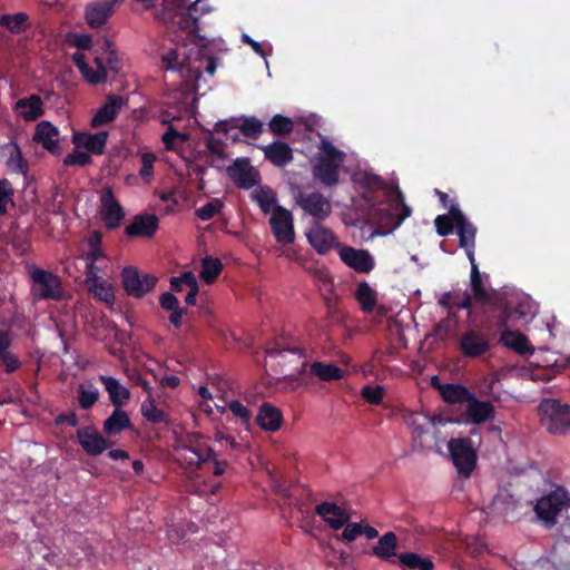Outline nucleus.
<instances>
[{"mask_svg":"<svg viewBox=\"0 0 570 570\" xmlns=\"http://www.w3.org/2000/svg\"><path fill=\"white\" fill-rule=\"evenodd\" d=\"M494 306L487 309V323L489 328H505L515 325L518 322H528L532 315V305L525 301L513 304L511 301L500 296L495 299Z\"/></svg>","mask_w":570,"mask_h":570,"instance_id":"obj_1","label":"nucleus"},{"mask_svg":"<svg viewBox=\"0 0 570 570\" xmlns=\"http://www.w3.org/2000/svg\"><path fill=\"white\" fill-rule=\"evenodd\" d=\"M321 150L322 155L314 166V177L328 187L335 186L338 183V171L345 154L330 141H323Z\"/></svg>","mask_w":570,"mask_h":570,"instance_id":"obj_2","label":"nucleus"},{"mask_svg":"<svg viewBox=\"0 0 570 570\" xmlns=\"http://www.w3.org/2000/svg\"><path fill=\"white\" fill-rule=\"evenodd\" d=\"M542 425L554 435L570 431V406L557 400H543L539 405Z\"/></svg>","mask_w":570,"mask_h":570,"instance_id":"obj_3","label":"nucleus"},{"mask_svg":"<svg viewBox=\"0 0 570 570\" xmlns=\"http://www.w3.org/2000/svg\"><path fill=\"white\" fill-rule=\"evenodd\" d=\"M568 505H570L568 491L562 487H558L538 499L534 505V512L543 522L544 527L551 529L556 525L559 513Z\"/></svg>","mask_w":570,"mask_h":570,"instance_id":"obj_4","label":"nucleus"},{"mask_svg":"<svg viewBox=\"0 0 570 570\" xmlns=\"http://www.w3.org/2000/svg\"><path fill=\"white\" fill-rule=\"evenodd\" d=\"M411 213V208L404 203L401 190L397 189L395 198L385 207L376 210V223L382 229L380 234L385 235L399 228Z\"/></svg>","mask_w":570,"mask_h":570,"instance_id":"obj_5","label":"nucleus"},{"mask_svg":"<svg viewBox=\"0 0 570 570\" xmlns=\"http://www.w3.org/2000/svg\"><path fill=\"white\" fill-rule=\"evenodd\" d=\"M448 449L460 475L469 478L476 465V452L470 438L451 439Z\"/></svg>","mask_w":570,"mask_h":570,"instance_id":"obj_6","label":"nucleus"},{"mask_svg":"<svg viewBox=\"0 0 570 570\" xmlns=\"http://www.w3.org/2000/svg\"><path fill=\"white\" fill-rule=\"evenodd\" d=\"M33 282L32 293L38 299L60 301L63 297L61 279L52 272L41 268H33L30 272Z\"/></svg>","mask_w":570,"mask_h":570,"instance_id":"obj_7","label":"nucleus"},{"mask_svg":"<svg viewBox=\"0 0 570 570\" xmlns=\"http://www.w3.org/2000/svg\"><path fill=\"white\" fill-rule=\"evenodd\" d=\"M157 277L150 274H141L134 266H126L121 272V282L125 292L135 298H141L149 293L157 283Z\"/></svg>","mask_w":570,"mask_h":570,"instance_id":"obj_8","label":"nucleus"},{"mask_svg":"<svg viewBox=\"0 0 570 570\" xmlns=\"http://www.w3.org/2000/svg\"><path fill=\"white\" fill-rule=\"evenodd\" d=\"M215 129L216 131L224 132L228 138H232L233 140H237V134H230L233 129H238L247 138L258 139L264 131V124L256 117L243 116L237 119L233 118L229 121H218Z\"/></svg>","mask_w":570,"mask_h":570,"instance_id":"obj_9","label":"nucleus"},{"mask_svg":"<svg viewBox=\"0 0 570 570\" xmlns=\"http://www.w3.org/2000/svg\"><path fill=\"white\" fill-rule=\"evenodd\" d=\"M459 350L468 358H482L491 350L488 334L478 330H468L459 338Z\"/></svg>","mask_w":570,"mask_h":570,"instance_id":"obj_10","label":"nucleus"},{"mask_svg":"<svg viewBox=\"0 0 570 570\" xmlns=\"http://www.w3.org/2000/svg\"><path fill=\"white\" fill-rule=\"evenodd\" d=\"M193 456L190 463L197 464L213 463V474L215 476L228 475L233 473V468L227 460H219L217 453L205 442H197L195 445L186 448Z\"/></svg>","mask_w":570,"mask_h":570,"instance_id":"obj_11","label":"nucleus"},{"mask_svg":"<svg viewBox=\"0 0 570 570\" xmlns=\"http://www.w3.org/2000/svg\"><path fill=\"white\" fill-rule=\"evenodd\" d=\"M272 233L277 243L288 245L295 240V230L292 213L282 207L275 206L269 218Z\"/></svg>","mask_w":570,"mask_h":570,"instance_id":"obj_12","label":"nucleus"},{"mask_svg":"<svg viewBox=\"0 0 570 570\" xmlns=\"http://www.w3.org/2000/svg\"><path fill=\"white\" fill-rule=\"evenodd\" d=\"M450 215L454 218L460 246L465 249L470 262H473L476 227L466 219L458 205L450 206Z\"/></svg>","mask_w":570,"mask_h":570,"instance_id":"obj_13","label":"nucleus"},{"mask_svg":"<svg viewBox=\"0 0 570 570\" xmlns=\"http://www.w3.org/2000/svg\"><path fill=\"white\" fill-rule=\"evenodd\" d=\"M296 203L306 214L316 220H324L332 213L330 200L320 191H301L296 197Z\"/></svg>","mask_w":570,"mask_h":570,"instance_id":"obj_14","label":"nucleus"},{"mask_svg":"<svg viewBox=\"0 0 570 570\" xmlns=\"http://www.w3.org/2000/svg\"><path fill=\"white\" fill-rule=\"evenodd\" d=\"M101 215L107 229H116L125 217V212L116 199L110 186L102 188L100 193Z\"/></svg>","mask_w":570,"mask_h":570,"instance_id":"obj_15","label":"nucleus"},{"mask_svg":"<svg viewBox=\"0 0 570 570\" xmlns=\"http://www.w3.org/2000/svg\"><path fill=\"white\" fill-rule=\"evenodd\" d=\"M77 440L86 454L90 456L100 455L112 445L108 439L101 435L91 425L78 429Z\"/></svg>","mask_w":570,"mask_h":570,"instance_id":"obj_16","label":"nucleus"},{"mask_svg":"<svg viewBox=\"0 0 570 570\" xmlns=\"http://www.w3.org/2000/svg\"><path fill=\"white\" fill-rule=\"evenodd\" d=\"M227 174L237 187L249 189L261 180L259 173L249 164L247 158H237L227 168Z\"/></svg>","mask_w":570,"mask_h":570,"instance_id":"obj_17","label":"nucleus"},{"mask_svg":"<svg viewBox=\"0 0 570 570\" xmlns=\"http://www.w3.org/2000/svg\"><path fill=\"white\" fill-rule=\"evenodd\" d=\"M341 261L357 273L367 274L373 271L375 263L368 250L356 249L351 246H341L338 250Z\"/></svg>","mask_w":570,"mask_h":570,"instance_id":"obj_18","label":"nucleus"},{"mask_svg":"<svg viewBox=\"0 0 570 570\" xmlns=\"http://www.w3.org/2000/svg\"><path fill=\"white\" fill-rule=\"evenodd\" d=\"M471 264V274H470V287L473 293V301L481 304V307L484 312V316L487 317V309L494 306V301L499 299L500 296L495 294H490L483 283L482 275L479 271V266L473 258Z\"/></svg>","mask_w":570,"mask_h":570,"instance_id":"obj_19","label":"nucleus"},{"mask_svg":"<svg viewBox=\"0 0 570 570\" xmlns=\"http://www.w3.org/2000/svg\"><path fill=\"white\" fill-rule=\"evenodd\" d=\"M159 225V219L156 215L138 214L134 217L132 222L126 226L125 233L129 237H153Z\"/></svg>","mask_w":570,"mask_h":570,"instance_id":"obj_20","label":"nucleus"},{"mask_svg":"<svg viewBox=\"0 0 570 570\" xmlns=\"http://www.w3.org/2000/svg\"><path fill=\"white\" fill-rule=\"evenodd\" d=\"M108 131L81 132L77 131L72 136V142L78 148H83L94 155H102L107 145Z\"/></svg>","mask_w":570,"mask_h":570,"instance_id":"obj_21","label":"nucleus"},{"mask_svg":"<svg viewBox=\"0 0 570 570\" xmlns=\"http://www.w3.org/2000/svg\"><path fill=\"white\" fill-rule=\"evenodd\" d=\"M124 104V98L119 95L107 96L105 104L94 115L91 127L97 128L114 121Z\"/></svg>","mask_w":570,"mask_h":570,"instance_id":"obj_22","label":"nucleus"},{"mask_svg":"<svg viewBox=\"0 0 570 570\" xmlns=\"http://www.w3.org/2000/svg\"><path fill=\"white\" fill-rule=\"evenodd\" d=\"M59 130L56 126H53L50 121L42 120L40 121L33 134V140L38 144H41L45 149L53 155L60 154L59 146Z\"/></svg>","mask_w":570,"mask_h":570,"instance_id":"obj_23","label":"nucleus"},{"mask_svg":"<svg viewBox=\"0 0 570 570\" xmlns=\"http://www.w3.org/2000/svg\"><path fill=\"white\" fill-rule=\"evenodd\" d=\"M255 421L262 430L277 432L283 424V413L272 403L264 402L258 409Z\"/></svg>","mask_w":570,"mask_h":570,"instance_id":"obj_24","label":"nucleus"},{"mask_svg":"<svg viewBox=\"0 0 570 570\" xmlns=\"http://www.w3.org/2000/svg\"><path fill=\"white\" fill-rule=\"evenodd\" d=\"M315 513L334 530L341 529L350 520V514L334 502H322L317 504Z\"/></svg>","mask_w":570,"mask_h":570,"instance_id":"obj_25","label":"nucleus"},{"mask_svg":"<svg viewBox=\"0 0 570 570\" xmlns=\"http://www.w3.org/2000/svg\"><path fill=\"white\" fill-rule=\"evenodd\" d=\"M306 237L311 246L321 255L326 254L336 245L334 233L318 224L309 229ZM337 246L340 245L337 244Z\"/></svg>","mask_w":570,"mask_h":570,"instance_id":"obj_26","label":"nucleus"},{"mask_svg":"<svg viewBox=\"0 0 570 570\" xmlns=\"http://www.w3.org/2000/svg\"><path fill=\"white\" fill-rule=\"evenodd\" d=\"M466 420L473 424H481L494 416V406L489 401H480L472 393L466 402Z\"/></svg>","mask_w":570,"mask_h":570,"instance_id":"obj_27","label":"nucleus"},{"mask_svg":"<svg viewBox=\"0 0 570 570\" xmlns=\"http://www.w3.org/2000/svg\"><path fill=\"white\" fill-rule=\"evenodd\" d=\"M262 150L264 151L265 159L276 167H285L293 160V150L284 141H273L269 145L263 146Z\"/></svg>","mask_w":570,"mask_h":570,"instance_id":"obj_28","label":"nucleus"},{"mask_svg":"<svg viewBox=\"0 0 570 570\" xmlns=\"http://www.w3.org/2000/svg\"><path fill=\"white\" fill-rule=\"evenodd\" d=\"M436 381L438 377H433V386H435L434 382ZM436 387L440 392L442 400L449 404L466 403L469 399L472 397V393L469 391L466 386L462 384L445 383L438 384Z\"/></svg>","mask_w":570,"mask_h":570,"instance_id":"obj_29","label":"nucleus"},{"mask_svg":"<svg viewBox=\"0 0 570 570\" xmlns=\"http://www.w3.org/2000/svg\"><path fill=\"white\" fill-rule=\"evenodd\" d=\"M125 430H132L130 417L126 411L115 407L111 414L104 421L102 431L110 438L119 435Z\"/></svg>","mask_w":570,"mask_h":570,"instance_id":"obj_30","label":"nucleus"},{"mask_svg":"<svg viewBox=\"0 0 570 570\" xmlns=\"http://www.w3.org/2000/svg\"><path fill=\"white\" fill-rule=\"evenodd\" d=\"M397 537L394 532L389 531L384 533L372 548V553L383 561H392L396 556Z\"/></svg>","mask_w":570,"mask_h":570,"instance_id":"obj_31","label":"nucleus"},{"mask_svg":"<svg viewBox=\"0 0 570 570\" xmlns=\"http://www.w3.org/2000/svg\"><path fill=\"white\" fill-rule=\"evenodd\" d=\"M498 330L501 332L499 341L503 346L511 348L521 355L532 352L528 345L525 336L518 331H511L509 327Z\"/></svg>","mask_w":570,"mask_h":570,"instance_id":"obj_32","label":"nucleus"},{"mask_svg":"<svg viewBox=\"0 0 570 570\" xmlns=\"http://www.w3.org/2000/svg\"><path fill=\"white\" fill-rule=\"evenodd\" d=\"M100 381L104 383L109 394V400L115 407H120L125 401L129 400V390L121 385L117 379L112 376H100Z\"/></svg>","mask_w":570,"mask_h":570,"instance_id":"obj_33","label":"nucleus"},{"mask_svg":"<svg viewBox=\"0 0 570 570\" xmlns=\"http://www.w3.org/2000/svg\"><path fill=\"white\" fill-rule=\"evenodd\" d=\"M308 373L321 381H338L344 376V370L334 363L313 362L309 364Z\"/></svg>","mask_w":570,"mask_h":570,"instance_id":"obj_34","label":"nucleus"},{"mask_svg":"<svg viewBox=\"0 0 570 570\" xmlns=\"http://www.w3.org/2000/svg\"><path fill=\"white\" fill-rule=\"evenodd\" d=\"M266 357L269 360L274 358H284L286 360L288 355L295 356L297 358L304 357L305 352L298 346H289L285 338L277 340L271 343L266 350Z\"/></svg>","mask_w":570,"mask_h":570,"instance_id":"obj_35","label":"nucleus"},{"mask_svg":"<svg viewBox=\"0 0 570 570\" xmlns=\"http://www.w3.org/2000/svg\"><path fill=\"white\" fill-rule=\"evenodd\" d=\"M17 109L27 121H35L43 115L42 99L38 95L22 98L17 101Z\"/></svg>","mask_w":570,"mask_h":570,"instance_id":"obj_36","label":"nucleus"},{"mask_svg":"<svg viewBox=\"0 0 570 570\" xmlns=\"http://www.w3.org/2000/svg\"><path fill=\"white\" fill-rule=\"evenodd\" d=\"M29 16L26 12H17L14 14H2L0 17V27L6 28L13 35H19L27 30Z\"/></svg>","mask_w":570,"mask_h":570,"instance_id":"obj_37","label":"nucleus"},{"mask_svg":"<svg viewBox=\"0 0 570 570\" xmlns=\"http://www.w3.org/2000/svg\"><path fill=\"white\" fill-rule=\"evenodd\" d=\"M399 562L402 567L411 570H433L434 563L430 558H423L415 552H404L399 554Z\"/></svg>","mask_w":570,"mask_h":570,"instance_id":"obj_38","label":"nucleus"},{"mask_svg":"<svg viewBox=\"0 0 570 570\" xmlns=\"http://www.w3.org/2000/svg\"><path fill=\"white\" fill-rule=\"evenodd\" d=\"M253 200H255L261 210L264 214L273 213V209L276 205V194L275 191L269 188L268 186H259L253 194H252Z\"/></svg>","mask_w":570,"mask_h":570,"instance_id":"obj_39","label":"nucleus"},{"mask_svg":"<svg viewBox=\"0 0 570 570\" xmlns=\"http://www.w3.org/2000/svg\"><path fill=\"white\" fill-rule=\"evenodd\" d=\"M355 297L365 313L373 312L376 305L377 295L368 283L362 282L358 284L355 291Z\"/></svg>","mask_w":570,"mask_h":570,"instance_id":"obj_40","label":"nucleus"},{"mask_svg":"<svg viewBox=\"0 0 570 570\" xmlns=\"http://www.w3.org/2000/svg\"><path fill=\"white\" fill-rule=\"evenodd\" d=\"M223 271V263L219 258L206 256L202 261L200 278L206 284H212L216 281Z\"/></svg>","mask_w":570,"mask_h":570,"instance_id":"obj_41","label":"nucleus"},{"mask_svg":"<svg viewBox=\"0 0 570 570\" xmlns=\"http://www.w3.org/2000/svg\"><path fill=\"white\" fill-rule=\"evenodd\" d=\"M271 132L277 137H286L294 130V122L289 117L275 115L268 122Z\"/></svg>","mask_w":570,"mask_h":570,"instance_id":"obj_42","label":"nucleus"},{"mask_svg":"<svg viewBox=\"0 0 570 570\" xmlns=\"http://www.w3.org/2000/svg\"><path fill=\"white\" fill-rule=\"evenodd\" d=\"M141 415L153 424H160L166 422V414L163 410L158 409L155 400L146 399L140 405Z\"/></svg>","mask_w":570,"mask_h":570,"instance_id":"obj_43","label":"nucleus"},{"mask_svg":"<svg viewBox=\"0 0 570 570\" xmlns=\"http://www.w3.org/2000/svg\"><path fill=\"white\" fill-rule=\"evenodd\" d=\"M7 164L12 170L17 173L24 174L27 171V163L22 157L20 147L16 142L11 144L10 146Z\"/></svg>","mask_w":570,"mask_h":570,"instance_id":"obj_44","label":"nucleus"},{"mask_svg":"<svg viewBox=\"0 0 570 570\" xmlns=\"http://www.w3.org/2000/svg\"><path fill=\"white\" fill-rule=\"evenodd\" d=\"M453 296H451V311L453 308L458 309H466L468 314H472V305H473V298L472 295L465 291V292H451Z\"/></svg>","mask_w":570,"mask_h":570,"instance_id":"obj_45","label":"nucleus"},{"mask_svg":"<svg viewBox=\"0 0 570 570\" xmlns=\"http://www.w3.org/2000/svg\"><path fill=\"white\" fill-rule=\"evenodd\" d=\"M224 207V203L220 199H214L212 202L206 203L202 207L196 209V216L203 220L207 222L213 219L219 210Z\"/></svg>","mask_w":570,"mask_h":570,"instance_id":"obj_46","label":"nucleus"},{"mask_svg":"<svg viewBox=\"0 0 570 570\" xmlns=\"http://www.w3.org/2000/svg\"><path fill=\"white\" fill-rule=\"evenodd\" d=\"M163 68L166 70H178L183 71L185 68V59L179 58V51L177 49L168 50L161 58Z\"/></svg>","mask_w":570,"mask_h":570,"instance_id":"obj_47","label":"nucleus"},{"mask_svg":"<svg viewBox=\"0 0 570 570\" xmlns=\"http://www.w3.org/2000/svg\"><path fill=\"white\" fill-rule=\"evenodd\" d=\"M99 392L97 389L87 390L83 385L78 389V404L83 410H89L98 401Z\"/></svg>","mask_w":570,"mask_h":570,"instance_id":"obj_48","label":"nucleus"},{"mask_svg":"<svg viewBox=\"0 0 570 570\" xmlns=\"http://www.w3.org/2000/svg\"><path fill=\"white\" fill-rule=\"evenodd\" d=\"M228 410L237 417L242 424L248 425L252 419L250 411L239 401H230L228 403Z\"/></svg>","mask_w":570,"mask_h":570,"instance_id":"obj_49","label":"nucleus"},{"mask_svg":"<svg viewBox=\"0 0 570 570\" xmlns=\"http://www.w3.org/2000/svg\"><path fill=\"white\" fill-rule=\"evenodd\" d=\"M434 224L436 233L440 236L450 235L453 232V228L455 227L454 218L450 214L436 216Z\"/></svg>","mask_w":570,"mask_h":570,"instance_id":"obj_50","label":"nucleus"},{"mask_svg":"<svg viewBox=\"0 0 570 570\" xmlns=\"http://www.w3.org/2000/svg\"><path fill=\"white\" fill-rule=\"evenodd\" d=\"M12 196L13 188L11 183L6 178L0 179V215L7 213V205L11 202Z\"/></svg>","mask_w":570,"mask_h":570,"instance_id":"obj_51","label":"nucleus"},{"mask_svg":"<svg viewBox=\"0 0 570 570\" xmlns=\"http://www.w3.org/2000/svg\"><path fill=\"white\" fill-rule=\"evenodd\" d=\"M215 441L219 443L222 448H225V451L229 456L233 455V452L240 449V444L235 440L234 436L223 432L216 433Z\"/></svg>","mask_w":570,"mask_h":570,"instance_id":"obj_52","label":"nucleus"},{"mask_svg":"<svg viewBox=\"0 0 570 570\" xmlns=\"http://www.w3.org/2000/svg\"><path fill=\"white\" fill-rule=\"evenodd\" d=\"M384 390L381 385H366L362 389V396L371 404L377 405L383 401Z\"/></svg>","mask_w":570,"mask_h":570,"instance_id":"obj_53","label":"nucleus"},{"mask_svg":"<svg viewBox=\"0 0 570 570\" xmlns=\"http://www.w3.org/2000/svg\"><path fill=\"white\" fill-rule=\"evenodd\" d=\"M205 145L213 156H216L219 159L226 158V153L224 149L225 144L223 140L215 138L213 135H209L205 138Z\"/></svg>","mask_w":570,"mask_h":570,"instance_id":"obj_54","label":"nucleus"},{"mask_svg":"<svg viewBox=\"0 0 570 570\" xmlns=\"http://www.w3.org/2000/svg\"><path fill=\"white\" fill-rule=\"evenodd\" d=\"M91 163V157L89 154L83 151L75 150L71 154H68L63 159V164L66 166H86Z\"/></svg>","mask_w":570,"mask_h":570,"instance_id":"obj_55","label":"nucleus"},{"mask_svg":"<svg viewBox=\"0 0 570 570\" xmlns=\"http://www.w3.org/2000/svg\"><path fill=\"white\" fill-rule=\"evenodd\" d=\"M155 160H156V156L154 154H151V153L142 154L141 167L139 170V175L141 178L146 179L153 175Z\"/></svg>","mask_w":570,"mask_h":570,"instance_id":"obj_56","label":"nucleus"},{"mask_svg":"<svg viewBox=\"0 0 570 570\" xmlns=\"http://www.w3.org/2000/svg\"><path fill=\"white\" fill-rule=\"evenodd\" d=\"M0 362L4 365L7 373H12L21 365L18 356L11 352L0 353Z\"/></svg>","mask_w":570,"mask_h":570,"instance_id":"obj_57","label":"nucleus"},{"mask_svg":"<svg viewBox=\"0 0 570 570\" xmlns=\"http://www.w3.org/2000/svg\"><path fill=\"white\" fill-rule=\"evenodd\" d=\"M363 533V527L361 523H346L345 528L342 532V539L344 541L351 542L354 541L358 535Z\"/></svg>","mask_w":570,"mask_h":570,"instance_id":"obj_58","label":"nucleus"},{"mask_svg":"<svg viewBox=\"0 0 570 570\" xmlns=\"http://www.w3.org/2000/svg\"><path fill=\"white\" fill-rule=\"evenodd\" d=\"M159 304L163 309L170 312L180 307L178 298L170 292H166L160 295Z\"/></svg>","mask_w":570,"mask_h":570,"instance_id":"obj_59","label":"nucleus"},{"mask_svg":"<svg viewBox=\"0 0 570 570\" xmlns=\"http://www.w3.org/2000/svg\"><path fill=\"white\" fill-rule=\"evenodd\" d=\"M63 424H67L70 428H76L79 424L77 414L73 411L58 414L55 417V425L61 426Z\"/></svg>","mask_w":570,"mask_h":570,"instance_id":"obj_60","label":"nucleus"},{"mask_svg":"<svg viewBox=\"0 0 570 570\" xmlns=\"http://www.w3.org/2000/svg\"><path fill=\"white\" fill-rule=\"evenodd\" d=\"M177 138L185 139L186 137L181 132L176 130L173 126H169L167 131L163 135V142L165 144L166 149H175L174 140Z\"/></svg>","mask_w":570,"mask_h":570,"instance_id":"obj_61","label":"nucleus"},{"mask_svg":"<svg viewBox=\"0 0 570 570\" xmlns=\"http://www.w3.org/2000/svg\"><path fill=\"white\" fill-rule=\"evenodd\" d=\"M58 191H56L51 199L46 203V210L53 215H61L63 213V203L61 199H58Z\"/></svg>","mask_w":570,"mask_h":570,"instance_id":"obj_62","label":"nucleus"},{"mask_svg":"<svg viewBox=\"0 0 570 570\" xmlns=\"http://www.w3.org/2000/svg\"><path fill=\"white\" fill-rule=\"evenodd\" d=\"M90 83L98 85L104 82L107 78V72L104 67H101L98 71H94L90 67L89 70L86 71V75H82Z\"/></svg>","mask_w":570,"mask_h":570,"instance_id":"obj_63","label":"nucleus"},{"mask_svg":"<svg viewBox=\"0 0 570 570\" xmlns=\"http://www.w3.org/2000/svg\"><path fill=\"white\" fill-rule=\"evenodd\" d=\"M86 283L90 284V291L94 286H97L99 283H101L98 276V267L95 264H86Z\"/></svg>","mask_w":570,"mask_h":570,"instance_id":"obj_64","label":"nucleus"}]
</instances>
